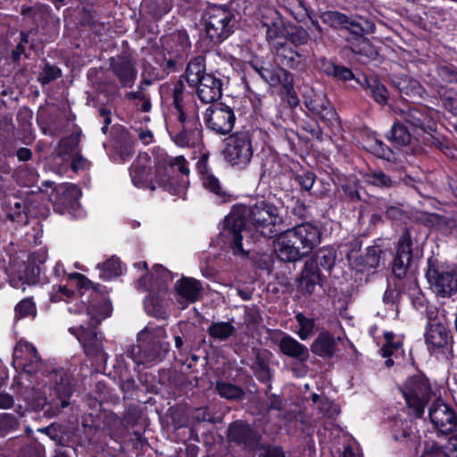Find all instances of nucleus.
<instances>
[{
	"instance_id": "f257e3e1",
	"label": "nucleus",
	"mask_w": 457,
	"mask_h": 457,
	"mask_svg": "<svg viewBox=\"0 0 457 457\" xmlns=\"http://www.w3.org/2000/svg\"><path fill=\"white\" fill-rule=\"evenodd\" d=\"M282 222L279 207L269 199H256L225 217L219 237L237 257L270 259V240L278 235L277 226Z\"/></svg>"
},
{
	"instance_id": "f03ea898",
	"label": "nucleus",
	"mask_w": 457,
	"mask_h": 457,
	"mask_svg": "<svg viewBox=\"0 0 457 457\" xmlns=\"http://www.w3.org/2000/svg\"><path fill=\"white\" fill-rule=\"evenodd\" d=\"M154 177H151L150 168L145 165L133 164L130 177L135 187L142 189L155 190L161 187L172 195H180L187 187L184 176L189 175L188 162L183 155L172 157L162 149L154 154Z\"/></svg>"
},
{
	"instance_id": "7ed1b4c3",
	"label": "nucleus",
	"mask_w": 457,
	"mask_h": 457,
	"mask_svg": "<svg viewBox=\"0 0 457 457\" xmlns=\"http://www.w3.org/2000/svg\"><path fill=\"white\" fill-rule=\"evenodd\" d=\"M98 301L81 311L86 312L88 317L87 325L81 324L68 329L78 339L87 359L97 367L104 366L108 360V354L104 348L105 337L98 327L112 313V302L105 303L101 297Z\"/></svg>"
},
{
	"instance_id": "20e7f679",
	"label": "nucleus",
	"mask_w": 457,
	"mask_h": 457,
	"mask_svg": "<svg viewBox=\"0 0 457 457\" xmlns=\"http://www.w3.org/2000/svg\"><path fill=\"white\" fill-rule=\"evenodd\" d=\"M413 262V239L408 228H405L398 237L395 245V254L391 262L392 273L398 281L395 287L389 285L383 295V302L392 310L398 309L403 294H406L408 287L407 271Z\"/></svg>"
},
{
	"instance_id": "39448f33",
	"label": "nucleus",
	"mask_w": 457,
	"mask_h": 457,
	"mask_svg": "<svg viewBox=\"0 0 457 457\" xmlns=\"http://www.w3.org/2000/svg\"><path fill=\"white\" fill-rule=\"evenodd\" d=\"M337 257V249L333 246L320 248L306 260L297 279L298 287L303 295H311L316 286L322 287L327 281V275L331 273Z\"/></svg>"
},
{
	"instance_id": "423d86ee",
	"label": "nucleus",
	"mask_w": 457,
	"mask_h": 457,
	"mask_svg": "<svg viewBox=\"0 0 457 457\" xmlns=\"http://www.w3.org/2000/svg\"><path fill=\"white\" fill-rule=\"evenodd\" d=\"M207 38L213 46L227 40L237 29V19L228 4H208L202 12Z\"/></svg>"
},
{
	"instance_id": "0eeeda50",
	"label": "nucleus",
	"mask_w": 457,
	"mask_h": 457,
	"mask_svg": "<svg viewBox=\"0 0 457 457\" xmlns=\"http://www.w3.org/2000/svg\"><path fill=\"white\" fill-rule=\"evenodd\" d=\"M160 96L170 120L198 114V107L182 79L162 84Z\"/></svg>"
},
{
	"instance_id": "6e6552de",
	"label": "nucleus",
	"mask_w": 457,
	"mask_h": 457,
	"mask_svg": "<svg viewBox=\"0 0 457 457\" xmlns=\"http://www.w3.org/2000/svg\"><path fill=\"white\" fill-rule=\"evenodd\" d=\"M425 277L437 296L450 298L457 292V265L442 262L435 256L427 260Z\"/></svg>"
},
{
	"instance_id": "1a4fd4ad",
	"label": "nucleus",
	"mask_w": 457,
	"mask_h": 457,
	"mask_svg": "<svg viewBox=\"0 0 457 457\" xmlns=\"http://www.w3.org/2000/svg\"><path fill=\"white\" fill-rule=\"evenodd\" d=\"M410 412L421 418L434 395L429 378L421 371L409 376L399 387Z\"/></svg>"
},
{
	"instance_id": "9d476101",
	"label": "nucleus",
	"mask_w": 457,
	"mask_h": 457,
	"mask_svg": "<svg viewBox=\"0 0 457 457\" xmlns=\"http://www.w3.org/2000/svg\"><path fill=\"white\" fill-rule=\"evenodd\" d=\"M253 131L240 130L234 132L225 139L223 156L225 161L237 170H245L253 156Z\"/></svg>"
},
{
	"instance_id": "9b49d317",
	"label": "nucleus",
	"mask_w": 457,
	"mask_h": 457,
	"mask_svg": "<svg viewBox=\"0 0 457 457\" xmlns=\"http://www.w3.org/2000/svg\"><path fill=\"white\" fill-rule=\"evenodd\" d=\"M167 131L171 141L181 148H195L203 137V128L198 114L170 120Z\"/></svg>"
},
{
	"instance_id": "f8f14e48",
	"label": "nucleus",
	"mask_w": 457,
	"mask_h": 457,
	"mask_svg": "<svg viewBox=\"0 0 457 457\" xmlns=\"http://www.w3.org/2000/svg\"><path fill=\"white\" fill-rule=\"evenodd\" d=\"M374 22L359 17L353 19L348 16L346 27L343 30L348 31L350 37L346 41L350 44L353 53L358 55L373 58L378 53L374 49L370 40L365 37L366 34L374 32Z\"/></svg>"
},
{
	"instance_id": "ddd939ff",
	"label": "nucleus",
	"mask_w": 457,
	"mask_h": 457,
	"mask_svg": "<svg viewBox=\"0 0 457 457\" xmlns=\"http://www.w3.org/2000/svg\"><path fill=\"white\" fill-rule=\"evenodd\" d=\"M206 129L218 136H228L232 132L237 116L233 107L218 101L212 102L204 112Z\"/></svg>"
},
{
	"instance_id": "4468645a",
	"label": "nucleus",
	"mask_w": 457,
	"mask_h": 457,
	"mask_svg": "<svg viewBox=\"0 0 457 457\" xmlns=\"http://www.w3.org/2000/svg\"><path fill=\"white\" fill-rule=\"evenodd\" d=\"M424 340L428 351L433 354L437 353H453L454 337L448 324L438 318L429 319L425 327Z\"/></svg>"
},
{
	"instance_id": "2eb2a0df",
	"label": "nucleus",
	"mask_w": 457,
	"mask_h": 457,
	"mask_svg": "<svg viewBox=\"0 0 457 457\" xmlns=\"http://www.w3.org/2000/svg\"><path fill=\"white\" fill-rule=\"evenodd\" d=\"M413 134V137L420 140L427 133L436 132L437 122L434 109L421 104L402 110L399 114Z\"/></svg>"
},
{
	"instance_id": "dca6fc26",
	"label": "nucleus",
	"mask_w": 457,
	"mask_h": 457,
	"mask_svg": "<svg viewBox=\"0 0 457 457\" xmlns=\"http://www.w3.org/2000/svg\"><path fill=\"white\" fill-rule=\"evenodd\" d=\"M70 283L75 282L76 289L79 290L83 309L90 307V304L99 302V298L105 303H110L107 287L101 284H95L85 275L79 272H72L68 275Z\"/></svg>"
},
{
	"instance_id": "f3484780",
	"label": "nucleus",
	"mask_w": 457,
	"mask_h": 457,
	"mask_svg": "<svg viewBox=\"0 0 457 457\" xmlns=\"http://www.w3.org/2000/svg\"><path fill=\"white\" fill-rule=\"evenodd\" d=\"M137 345H132L126 352V357L131 359L136 364H144L161 359L162 347L161 342L151 334L139 335Z\"/></svg>"
},
{
	"instance_id": "a211bd4d",
	"label": "nucleus",
	"mask_w": 457,
	"mask_h": 457,
	"mask_svg": "<svg viewBox=\"0 0 457 457\" xmlns=\"http://www.w3.org/2000/svg\"><path fill=\"white\" fill-rule=\"evenodd\" d=\"M286 232L293 239V243L302 250L305 256H308L321 241V230L314 223L304 221L288 228Z\"/></svg>"
},
{
	"instance_id": "6ab92c4d",
	"label": "nucleus",
	"mask_w": 457,
	"mask_h": 457,
	"mask_svg": "<svg viewBox=\"0 0 457 457\" xmlns=\"http://www.w3.org/2000/svg\"><path fill=\"white\" fill-rule=\"evenodd\" d=\"M428 416L434 427L442 434L448 435L457 428V413L453 407L441 397L430 405Z\"/></svg>"
},
{
	"instance_id": "aec40b11",
	"label": "nucleus",
	"mask_w": 457,
	"mask_h": 457,
	"mask_svg": "<svg viewBox=\"0 0 457 457\" xmlns=\"http://www.w3.org/2000/svg\"><path fill=\"white\" fill-rule=\"evenodd\" d=\"M81 190L71 183L56 185L49 195L54 210L60 213H71L79 206Z\"/></svg>"
},
{
	"instance_id": "412c9836",
	"label": "nucleus",
	"mask_w": 457,
	"mask_h": 457,
	"mask_svg": "<svg viewBox=\"0 0 457 457\" xmlns=\"http://www.w3.org/2000/svg\"><path fill=\"white\" fill-rule=\"evenodd\" d=\"M247 64L271 87H278L286 74L290 72L275 60L257 55L253 56Z\"/></svg>"
},
{
	"instance_id": "4be33fe9",
	"label": "nucleus",
	"mask_w": 457,
	"mask_h": 457,
	"mask_svg": "<svg viewBox=\"0 0 457 457\" xmlns=\"http://www.w3.org/2000/svg\"><path fill=\"white\" fill-rule=\"evenodd\" d=\"M305 106L313 117L319 119L326 127L334 129L340 127V118L325 96H313L304 101Z\"/></svg>"
},
{
	"instance_id": "5701e85b",
	"label": "nucleus",
	"mask_w": 457,
	"mask_h": 457,
	"mask_svg": "<svg viewBox=\"0 0 457 457\" xmlns=\"http://www.w3.org/2000/svg\"><path fill=\"white\" fill-rule=\"evenodd\" d=\"M316 66L320 72L337 83L358 79L353 70L340 62L337 57H319L316 60Z\"/></svg>"
},
{
	"instance_id": "b1692460",
	"label": "nucleus",
	"mask_w": 457,
	"mask_h": 457,
	"mask_svg": "<svg viewBox=\"0 0 457 457\" xmlns=\"http://www.w3.org/2000/svg\"><path fill=\"white\" fill-rule=\"evenodd\" d=\"M194 88L199 99L205 104H212L220 100L223 94V80L220 72H209L201 79Z\"/></svg>"
},
{
	"instance_id": "393cba45",
	"label": "nucleus",
	"mask_w": 457,
	"mask_h": 457,
	"mask_svg": "<svg viewBox=\"0 0 457 457\" xmlns=\"http://www.w3.org/2000/svg\"><path fill=\"white\" fill-rule=\"evenodd\" d=\"M53 389L60 402L61 407L65 408L71 403V398L75 389V379L64 369L54 370L49 375Z\"/></svg>"
},
{
	"instance_id": "a878e982",
	"label": "nucleus",
	"mask_w": 457,
	"mask_h": 457,
	"mask_svg": "<svg viewBox=\"0 0 457 457\" xmlns=\"http://www.w3.org/2000/svg\"><path fill=\"white\" fill-rule=\"evenodd\" d=\"M154 272H146L137 279L142 290H157L159 294H167L168 283L173 279V274L162 264H154Z\"/></svg>"
},
{
	"instance_id": "bb28decb",
	"label": "nucleus",
	"mask_w": 457,
	"mask_h": 457,
	"mask_svg": "<svg viewBox=\"0 0 457 457\" xmlns=\"http://www.w3.org/2000/svg\"><path fill=\"white\" fill-rule=\"evenodd\" d=\"M228 441L244 448H254L260 441V436L254 429L243 420H235L228 425Z\"/></svg>"
},
{
	"instance_id": "cd10ccee",
	"label": "nucleus",
	"mask_w": 457,
	"mask_h": 457,
	"mask_svg": "<svg viewBox=\"0 0 457 457\" xmlns=\"http://www.w3.org/2000/svg\"><path fill=\"white\" fill-rule=\"evenodd\" d=\"M363 149L375 157L387 162H395L396 154L386 145L378 137L376 131L365 129L361 131Z\"/></svg>"
},
{
	"instance_id": "c85d7f7f",
	"label": "nucleus",
	"mask_w": 457,
	"mask_h": 457,
	"mask_svg": "<svg viewBox=\"0 0 457 457\" xmlns=\"http://www.w3.org/2000/svg\"><path fill=\"white\" fill-rule=\"evenodd\" d=\"M110 68L118 79L121 87H132L137 76V71L127 56L118 55L111 58Z\"/></svg>"
},
{
	"instance_id": "c756f323",
	"label": "nucleus",
	"mask_w": 457,
	"mask_h": 457,
	"mask_svg": "<svg viewBox=\"0 0 457 457\" xmlns=\"http://www.w3.org/2000/svg\"><path fill=\"white\" fill-rule=\"evenodd\" d=\"M356 82L364 90L365 95L370 97L376 104L384 106L389 100V92L381 80L374 75H364L362 79H358Z\"/></svg>"
},
{
	"instance_id": "7c9ffc66",
	"label": "nucleus",
	"mask_w": 457,
	"mask_h": 457,
	"mask_svg": "<svg viewBox=\"0 0 457 457\" xmlns=\"http://www.w3.org/2000/svg\"><path fill=\"white\" fill-rule=\"evenodd\" d=\"M274 251L278 260L284 262H295L305 257L302 250L286 232L279 233Z\"/></svg>"
},
{
	"instance_id": "2f4dec72",
	"label": "nucleus",
	"mask_w": 457,
	"mask_h": 457,
	"mask_svg": "<svg viewBox=\"0 0 457 457\" xmlns=\"http://www.w3.org/2000/svg\"><path fill=\"white\" fill-rule=\"evenodd\" d=\"M311 351L323 359H332L337 351L334 335L328 330L320 332L311 345Z\"/></svg>"
},
{
	"instance_id": "473e14b6",
	"label": "nucleus",
	"mask_w": 457,
	"mask_h": 457,
	"mask_svg": "<svg viewBox=\"0 0 457 457\" xmlns=\"http://www.w3.org/2000/svg\"><path fill=\"white\" fill-rule=\"evenodd\" d=\"M278 346L282 354L294 358L300 362H305L309 359L308 348L288 334L283 333Z\"/></svg>"
},
{
	"instance_id": "72a5a7b5",
	"label": "nucleus",
	"mask_w": 457,
	"mask_h": 457,
	"mask_svg": "<svg viewBox=\"0 0 457 457\" xmlns=\"http://www.w3.org/2000/svg\"><path fill=\"white\" fill-rule=\"evenodd\" d=\"M202 290V283L190 277H182L175 284V292L178 296L189 303L199 300Z\"/></svg>"
},
{
	"instance_id": "f704fd0d",
	"label": "nucleus",
	"mask_w": 457,
	"mask_h": 457,
	"mask_svg": "<svg viewBox=\"0 0 457 457\" xmlns=\"http://www.w3.org/2000/svg\"><path fill=\"white\" fill-rule=\"evenodd\" d=\"M4 205L8 220L19 226L27 225L29 223L28 208L22 198L16 195L6 197Z\"/></svg>"
},
{
	"instance_id": "c9c22d12",
	"label": "nucleus",
	"mask_w": 457,
	"mask_h": 457,
	"mask_svg": "<svg viewBox=\"0 0 457 457\" xmlns=\"http://www.w3.org/2000/svg\"><path fill=\"white\" fill-rule=\"evenodd\" d=\"M412 137V132L400 116L395 119L391 129L385 134V137L394 147H402L410 145Z\"/></svg>"
},
{
	"instance_id": "e433bc0d",
	"label": "nucleus",
	"mask_w": 457,
	"mask_h": 457,
	"mask_svg": "<svg viewBox=\"0 0 457 457\" xmlns=\"http://www.w3.org/2000/svg\"><path fill=\"white\" fill-rule=\"evenodd\" d=\"M275 49V60L281 67L295 70L299 67L301 55L287 45L286 41H278L271 45Z\"/></svg>"
},
{
	"instance_id": "4c0bfd02",
	"label": "nucleus",
	"mask_w": 457,
	"mask_h": 457,
	"mask_svg": "<svg viewBox=\"0 0 457 457\" xmlns=\"http://www.w3.org/2000/svg\"><path fill=\"white\" fill-rule=\"evenodd\" d=\"M148 292L144 299V308L145 312L157 320H166L168 313L164 304V296L166 294H159L157 290H145Z\"/></svg>"
},
{
	"instance_id": "58836bf2",
	"label": "nucleus",
	"mask_w": 457,
	"mask_h": 457,
	"mask_svg": "<svg viewBox=\"0 0 457 457\" xmlns=\"http://www.w3.org/2000/svg\"><path fill=\"white\" fill-rule=\"evenodd\" d=\"M28 356L20 355L18 350L14 351V362L24 373L29 375L36 374L42 366L40 356L32 345H27Z\"/></svg>"
},
{
	"instance_id": "ea45409f",
	"label": "nucleus",
	"mask_w": 457,
	"mask_h": 457,
	"mask_svg": "<svg viewBox=\"0 0 457 457\" xmlns=\"http://www.w3.org/2000/svg\"><path fill=\"white\" fill-rule=\"evenodd\" d=\"M208 74L205 72V57L196 55L191 59L186 68L185 73L179 77L187 81L190 87H195L201 82V79Z\"/></svg>"
},
{
	"instance_id": "a19ab883",
	"label": "nucleus",
	"mask_w": 457,
	"mask_h": 457,
	"mask_svg": "<svg viewBox=\"0 0 457 457\" xmlns=\"http://www.w3.org/2000/svg\"><path fill=\"white\" fill-rule=\"evenodd\" d=\"M385 343L381 346L379 352L383 358L395 356L403 357L404 355L403 350V335H396L392 331H385L383 333Z\"/></svg>"
},
{
	"instance_id": "79ce46f5",
	"label": "nucleus",
	"mask_w": 457,
	"mask_h": 457,
	"mask_svg": "<svg viewBox=\"0 0 457 457\" xmlns=\"http://www.w3.org/2000/svg\"><path fill=\"white\" fill-rule=\"evenodd\" d=\"M141 8L155 21H161L173 8V0H142Z\"/></svg>"
},
{
	"instance_id": "37998d69",
	"label": "nucleus",
	"mask_w": 457,
	"mask_h": 457,
	"mask_svg": "<svg viewBox=\"0 0 457 457\" xmlns=\"http://www.w3.org/2000/svg\"><path fill=\"white\" fill-rule=\"evenodd\" d=\"M205 189L215 195L219 204H226L231 201L232 195L223 189L220 179L212 172L201 177Z\"/></svg>"
},
{
	"instance_id": "c03bdc74",
	"label": "nucleus",
	"mask_w": 457,
	"mask_h": 457,
	"mask_svg": "<svg viewBox=\"0 0 457 457\" xmlns=\"http://www.w3.org/2000/svg\"><path fill=\"white\" fill-rule=\"evenodd\" d=\"M285 10L298 22H305L312 8L305 0H281Z\"/></svg>"
},
{
	"instance_id": "a18cd8bd",
	"label": "nucleus",
	"mask_w": 457,
	"mask_h": 457,
	"mask_svg": "<svg viewBox=\"0 0 457 457\" xmlns=\"http://www.w3.org/2000/svg\"><path fill=\"white\" fill-rule=\"evenodd\" d=\"M172 53L184 56L191 49V41L186 29H176L170 35L169 43Z\"/></svg>"
},
{
	"instance_id": "49530a36",
	"label": "nucleus",
	"mask_w": 457,
	"mask_h": 457,
	"mask_svg": "<svg viewBox=\"0 0 457 457\" xmlns=\"http://www.w3.org/2000/svg\"><path fill=\"white\" fill-rule=\"evenodd\" d=\"M237 331L229 321H212L207 328L209 337L214 340L225 342Z\"/></svg>"
},
{
	"instance_id": "de8ad7c7",
	"label": "nucleus",
	"mask_w": 457,
	"mask_h": 457,
	"mask_svg": "<svg viewBox=\"0 0 457 457\" xmlns=\"http://www.w3.org/2000/svg\"><path fill=\"white\" fill-rule=\"evenodd\" d=\"M294 76L291 72L283 78L280 87V95L287 102L290 107H296L299 104V98L294 87Z\"/></svg>"
},
{
	"instance_id": "09e8293b",
	"label": "nucleus",
	"mask_w": 457,
	"mask_h": 457,
	"mask_svg": "<svg viewBox=\"0 0 457 457\" xmlns=\"http://www.w3.org/2000/svg\"><path fill=\"white\" fill-rule=\"evenodd\" d=\"M310 35L308 31L301 26H287L281 41H289L295 46H303L308 43Z\"/></svg>"
},
{
	"instance_id": "8fccbe9b",
	"label": "nucleus",
	"mask_w": 457,
	"mask_h": 457,
	"mask_svg": "<svg viewBox=\"0 0 457 457\" xmlns=\"http://www.w3.org/2000/svg\"><path fill=\"white\" fill-rule=\"evenodd\" d=\"M321 21L336 30H343L346 27L348 16L338 11H325L320 15Z\"/></svg>"
},
{
	"instance_id": "3c124183",
	"label": "nucleus",
	"mask_w": 457,
	"mask_h": 457,
	"mask_svg": "<svg viewBox=\"0 0 457 457\" xmlns=\"http://www.w3.org/2000/svg\"><path fill=\"white\" fill-rule=\"evenodd\" d=\"M286 29L281 14L270 21L266 27V40L269 45L281 41Z\"/></svg>"
},
{
	"instance_id": "603ef678",
	"label": "nucleus",
	"mask_w": 457,
	"mask_h": 457,
	"mask_svg": "<svg viewBox=\"0 0 457 457\" xmlns=\"http://www.w3.org/2000/svg\"><path fill=\"white\" fill-rule=\"evenodd\" d=\"M382 251L377 245L368 246L365 253L358 259V263L363 270L376 269L379 265Z\"/></svg>"
},
{
	"instance_id": "864d4df0",
	"label": "nucleus",
	"mask_w": 457,
	"mask_h": 457,
	"mask_svg": "<svg viewBox=\"0 0 457 457\" xmlns=\"http://www.w3.org/2000/svg\"><path fill=\"white\" fill-rule=\"evenodd\" d=\"M408 282V290L412 291L410 293V297L411 300V304L415 310L422 312L427 309V300L425 295L420 292L418 281L416 278H412L411 277H407Z\"/></svg>"
},
{
	"instance_id": "5fc2aeb1",
	"label": "nucleus",
	"mask_w": 457,
	"mask_h": 457,
	"mask_svg": "<svg viewBox=\"0 0 457 457\" xmlns=\"http://www.w3.org/2000/svg\"><path fill=\"white\" fill-rule=\"evenodd\" d=\"M364 178L367 184L376 187L384 189L394 187V181L391 177L381 170H370L365 174Z\"/></svg>"
},
{
	"instance_id": "6e6d98bb",
	"label": "nucleus",
	"mask_w": 457,
	"mask_h": 457,
	"mask_svg": "<svg viewBox=\"0 0 457 457\" xmlns=\"http://www.w3.org/2000/svg\"><path fill=\"white\" fill-rule=\"evenodd\" d=\"M299 128L303 132L306 133V139L322 140V129L319 123V119L315 117H307L303 119L299 123Z\"/></svg>"
},
{
	"instance_id": "4d7b16f0",
	"label": "nucleus",
	"mask_w": 457,
	"mask_h": 457,
	"mask_svg": "<svg viewBox=\"0 0 457 457\" xmlns=\"http://www.w3.org/2000/svg\"><path fill=\"white\" fill-rule=\"evenodd\" d=\"M98 269H100V278L106 281L118 277L121 273L120 262L119 258L114 256L98 264Z\"/></svg>"
},
{
	"instance_id": "13d9d810",
	"label": "nucleus",
	"mask_w": 457,
	"mask_h": 457,
	"mask_svg": "<svg viewBox=\"0 0 457 457\" xmlns=\"http://www.w3.org/2000/svg\"><path fill=\"white\" fill-rule=\"evenodd\" d=\"M62 76V70L55 64H51L46 60L43 61L37 81L42 85H47Z\"/></svg>"
},
{
	"instance_id": "bf43d9fd",
	"label": "nucleus",
	"mask_w": 457,
	"mask_h": 457,
	"mask_svg": "<svg viewBox=\"0 0 457 457\" xmlns=\"http://www.w3.org/2000/svg\"><path fill=\"white\" fill-rule=\"evenodd\" d=\"M172 56L167 58L166 56H162L159 59L155 58L156 62L160 65L162 74L164 78L169 74L176 72L179 71V66L182 65L181 60L183 58L182 55H177L176 53H173Z\"/></svg>"
},
{
	"instance_id": "052dcab7",
	"label": "nucleus",
	"mask_w": 457,
	"mask_h": 457,
	"mask_svg": "<svg viewBox=\"0 0 457 457\" xmlns=\"http://www.w3.org/2000/svg\"><path fill=\"white\" fill-rule=\"evenodd\" d=\"M216 389L221 397L228 400H240L245 395L241 387L231 383L218 382Z\"/></svg>"
},
{
	"instance_id": "680f3d73",
	"label": "nucleus",
	"mask_w": 457,
	"mask_h": 457,
	"mask_svg": "<svg viewBox=\"0 0 457 457\" xmlns=\"http://www.w3.org/2000/svg\"><path fill=\"white\" fill-rule=\"evenodd\" d=\"M420 140L428 146H435L444 154L451 149L449 141L443 136L436 132L427 133Z\"/></svg>"
},
{
	"instance_id": "e2e57ef3",
	"label": "nucleus",
	"mask_w": 457,
	"mask_h": 457,
	"mask_svg": "<svg viewBox=\"0 0 457 457\" xmlns=\"http://www.w3.org/2000/svg\"><path fill=\"white\" fill-rule=\"evenodd\" d=\"M81 131L71 134L60 141L61 153L65 155H73L79 153Z\"/></svg>"
},
{
	"instance_id": "0e129e2a",
	"label": "nucleus",
	"mask_w": 457,
	"mask_h": 457,
	"mask_svg": "<svg viewBox=\"0 0 457 457\" xmlns=\"http://www.w3.org/2000/svg\"><path fill=\"white\" fill-rule=\"evenodd\" d=\"M44 432L52 440L56 442L58 447H71L70 445H66V442L68 441L69 436L62 430V428L60 424L53 423L50 426L46 427L44 428Z\"/></svg>"
},
{
	"instance_id": "69168bd1",
	"label": "nucleus",
	"mask_w": 457,
	"mask_h": 457,
	"mask_svg": "<svg viewBox=\"0 0 457 457\" xmlns=\"http://www.w3.org/2000/svg\"><path fill=\"white\" fill-rule=\"evenodd\" d=\"M20 425V420L14 414L0 413V436L16 431Z\"/></svg>"
},
{
	"instance_id": "338daca9",
	"label": "nucleus",
	"mask_w": 457,
	"mask_h": 457,
	"mask_svg": "<svg viewBox=\"0 0 457 457\" xmlns=\"http://www.w3.org/2000/svg\"><path fill=\"white\" fill-rule=\"evenodd\" d=\"M262 321L263 319L258 306L253 305L252 307H245L244 322L248 328H256Z\"/></svg>"
},
{
	"instance_id": "774afa93",
	"label": "nucleus",
	"mask_w": 457,
	"mask_h": 457,
	"mask_svg": "<svg viewBox=\"0 0 457 457\" xmlns=\"http://www.w3.org/2000/svg\"><path fill=\"white\" fill-rule=\"evenodd\" d=\"M443 106L449 112L457 117V92L454 90H445L440 95Z\"/></svg>"
}]
</instances>
